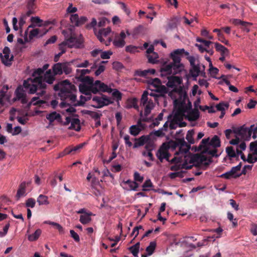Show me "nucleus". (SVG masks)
I'll list each match as a JSON object with an SVG mask.
<instances>
[{"mask_svg":"<svg viewBox=\"0 0 257 257\" xmlns=\"http://www.w3.org/2000/svg\"><path fill=\"white\" fill-rule=\"evenodd\" d=\"M240 175H241V174H238L237 175L234 176V175L233 174H232V173H231V171H229L227 172L224 174H221L219 177L220 178H225L226 179H229L231 178H236L239 177Z\"/></svg>","mask_w":257,"mask_h":257,"instance_id":"nucleus-44","label":"nucleus"},{"mask_svg":"<svg viewBox=\"0 0 257 257\" xmlns=\"http://www.w3.org/2000/svg\"><path fill=\"white\" fill-rule=\"evenodd\" d=\"M250 231L253 235H257V224L252 223L250 225Z\"/></svg>","mask_w":257,"mask_h":257,"instance_id":"nucleus-64","label":"nucleus"},{"mask_svg":"<svg viewBox=\"0 0 257 257\" xmlns=\"http://www.w3.org/2000/svg\"><path fill=\"white\" fill-rule=\"evenodd\" d=\"M138 47L133 45H128L125 47V51L131 53H135L137 51Z\"/></svg>","mask_w":257,"mask_h":257,"instance_id":"nucleus-60","label":"nucleus"},{"mask_svg":"<svg viewBox=\"0 0 257 257\" xmlns=\"http://www.w3.org/2000/svg\"><path fill=\"white\" fill-rule=\"evenodd\" d=\"M234 133L243 137H250L249 128L245 127L243 125L235 130Z\"/></svg>","mask_w":257,"mask_h":257,"instance_id":"nucleus-15","label":"nucleus"},{"mask_svg":"<svg viewBox=\"0 0 257 257\" xmlns=\"http://www.w3.org/2000/svg\"><path fill=\"white\" fill-rule=\"evenodd\" d=\"M39 205H48L49 204L48 197L44 195H40L37 200Z\"/></svg>","mask_w":257,"mask_h":257,"instance_id":"nucleus-32","label":"nucleus"},{"mask_svg":"<svg viewBox=\"0 0 257 257\" xmlns=\"http://www.w3.org/2000/svg\"><path fill=\"white\" fill-rule=\"evenodd\" d=\"M229 107V103L228 102H224L222 101L216 105V108L218 111H225V108L227 109Z\"/></svg>","mask_w":257,"mask_h":257,"instance_id":"nucleus-40","label":"nucleus"},{"mask_svg":"<svg viewBox=\"0 0 257 257\" xmlns=\"http://www.w3.org/2000/svg\"><path fill=\"white\" fill-rule=\"evenodd\" d=\"M26 91L28 92L24 87L23 88L21 86H18L15 92L16 97L14 98V101L20 100L22 104L27 103L28 99Z\"/></svg>","mask_w":257,"mask_h":257,"instance_id":"nucleus-9","label":"nucleus"},{"mask_svg":"<svg viewBox=\"0 0 257 257\" xmlns=\"http://www.w3.org/2000/svg\"><path fill=\"white\" fill-rule=\"evenodd\" d=\"M52 71L55 76L61 75L63 73V65L62 63L55 64L52 67Z\"/></svg>","mask_w":257,"mask_h":257,"instance_id":"nucleus-22","label":"nucleus"},{"mask_svg":"<svg viewBox=\"0 0 257 257\" xmlns=\"http://www.w3.org/2000/svg\"><path fill=\"white\" fill-rule=\"evenodd\" d=\"M42 233V230L40 229H37L35 232L28 235V239L30 241H34L37 240Z\"/></svg>","mask_w":257,"mask_h":257,"instance_id":"nucleus-28","label":"nucleus"},{"mask_svg":"<svg viewBox=\"0 0 257 257\" xmlns=\"http://www.w3.org/2000/svg\"><path fill=\"white\" fill-rule=\"evenodd\" d=\"M36 204V201L34 198H30L26 201L25 205L27 207L34 208Z\"/></svg>","mask_w":257,"mask_h":257,"instance_id":"nucleus-50","label":"nucleus"},{"mask_svg":"<svg viewBox=\"0 0 257 257\" xmlns=\"http://www.w3.org/2000/svg\"><path fill=\"white\" fill-rule=\"evenodd\" d=\"M91 98V96L90 95H86V96L81 95L80 96V100L79 101H76V102L73 103V105L75 107L78 106H84L85 102L90 100Z\"/></svg>","mask_w":257,"mask_h":257,"instance_id":"nucleus-24","label":"nucleus"},{"mask_svg":"<svg viewBox=\"0 0 257 257\" xmlns=\"http://www.w3.org/2000/svg\"><path fill=\"white\" fill-rule=\"evenodd\" d=\"M183 119V114L180 112H177L175 113L173 117V121H181Z\"/></svg>","mask_w":257,"mask_h":257,"instance_id":"nucleus-62","label":"nucleus"},{"mask_svg":"<svg viewBox=\"0 0 257 257\" xmlns=\"http://www.w3.org/2000/svg\"><path fill=\"white\" fill-rule=\"evenodd\" d=\"M92 100L97 103L96 105H93V107L97 108H100L105 106L104 102H103V94L101 95V96H94L92 98Z\"/></svg>","mask_w":257,"mask_h":257,"instance_id":"nucleus-20","label":"nucleus"},{"mask_svg":"<svg viewBox=\"0 0 257 257\" xmlns=\"http://www.w3.org/2000/svg\"><path fill=\"white\" fill-rule=\"evenodd\" d=\"M69 129L79 131L81 129L80 120L78 118H72L71 125L69 127Z\"/></svg>","mask_w":257,"mask_h":257,"instance_id":"nucleus-21","label":"nucleus"},{"mask_svg":"<svg viewBox=\"0 0 257 257\" xmlns=\"http://www.w3.org/2000/svg\"><path fill=\"white\" fill-rule=\"evenodd\" d=\"M246 161L249 163H253L257 161V152H252V155L248 154Z\"/></svg>","mask_w":257,"mask_h":257,"instance_id":"nucleus-42","label":"nucleus"},{"mask_svg":"<svg viewBox=\"0 0 257 257\" xmlns=\"http://www.w3.org/2000/svg\"><path fill=\"white\" fill-rule=\"evenodd\" d=\"M156 71L154 69L140 70H137L135 72V76H139L141 77H147L150 74H155Z\"/></svg>","mask_w":257,"mask_h":257,"instance_id":"nucleus-18","label":"nucleus"},{"mask_svg":"<svg viewBox=\"0 0 257 257\" xmlns=\"http://www.w3.org/2000/svg\"><path fill=\"white\" fill-rule=\"evenodd\" d=\"M113 97L116 99L117 101L121 99L122 94L117 90L115 89L112 93Z\"/></svg>","mask_w":257,"mask_h":257,"instance_id":"nucleus-61","label":"nucleus"},{"mask_svg":"<svg viewBox=\"0 0 257 257\" xmlns=\"http://www.w3.org/2000/svg\"><path fill=\"white\" fill-rule=\"evenodd\" d=\"M209 138H208L207 139H203L199 146L198 147L197 150L198 151H201L202 150H207V145H209Z\"/></svg>","mask_w":257,"mask_h":257,"instance_id":"nucleus-33","label":"nucleus"},{"mask_svg":"<svg viewBox=\"0 0 257 257\" xmlns=\"http://www.w3.org/2000/svg\"><path fill=\"white\" fill-rule=\"evenodd\" d=\"M146 149H147V151H143L142 152V155L144 156H148L149 157L150 160L151 161H154V157L152 153L151 152V150L150 149L149 147L148 146V145H146L145 147Z\"/></svg>","mask_w":257,"mask_h":257,"instance_id":"nucleus-43","label":"nucleus"},{"mask_svg":"<svg viewBox=\"0 0 257 257\" xmlns=\"http://www.w3.org/2000/svg\"><path fill=\"white\" fill-rule=\"evenodd\" d=\"M92 215L93 214L91 212L81 215L79 219L80 222L83 224H88L91 221L90 216Z\"/></svg>","mask_w":257,"mask_h":257,"instance_id":"nucleus-25","label":"nucleus"},{"mask_svg":"<svg viewBox=\"0 0 257 257\" xmlns=\"http://www.w3.org/2000/svg\"><path fill=\"white\" fill-rule=\"evenodd\" d=\"M215 47L217 51L220 52L221 55L229 53L228 50L226 47L218 43H215Z\"/></svg>","mask_w":257,"mask_h":257,"instance_id":"nucleus-31","label":"nucleus"},{"mask_svg":"<svg viewBox=\"0 0 257 257\" xmlns=\"http://www.w3.org/2000/svg\"><path fill=\"white\" fill-rule=\"evenodd\" d=\"M169 177L171 179H174L176 177L182 178L183 177V172L181 171V172L171 173L169 174Z\"/></svg>","mask_w":257,"mask_h":257,"instance_id":"nucleus-58","label":"nucleus"},{"mask_svg":"<svg viewBox=\"0 0 257 257\" xmlns=\"http://www.w3.org/2000/svg\"><path fill=\"white\" fill-rule=\"evenodd\" d=\"M206 157L203 155H194L191 159L190 163H196V166H199L201 164L206 161Z\"/></svg>","mask_w":257,"mask_h":257,"instance_id":"nucleus-16","label":"nucleus"},{"mask_svg":"<svg viewBox=\"0 0 257 257\" xmlns=\"http://www.w3.org/2000/svg\"><path fill=\"white\" fill-rule=\"evenodd\" d=\"M209 145L214 148H217L220 146V141L219 137L215 135L211 140Z\"/></svg>","mask_w":257,"mask_h":257,"instance_id":"nucleus-35","label":"nucleus"},{"mask_svg":"<svg viewBox=\"0 0 257 257\" xmlns=\"http://www.w3.org/2000/svg\"><path fill=\"white\" fill-rule=\"evenodd\" d=\"M92 86L93 85L88 86L85 84H80L79 86V91L83 94L91 96V93H92L93 90Z\"/></svg>","mask_w":257,"mask_h":257,"instance_id":"nucleus-17","label":"nucleus"},{"mask_svg":"<svg viewBox=\"0 0 257 257\" xmlns=\"http://www.w3.org/2000/svg\"><path fill=\"white\" fill-rule=\"evenodd\" d=\"M111 29L109 27L107 28L100 29L98 30L96 28L94 29V32L97 39L101 43H104L106 46H109L112 41V38L109 37L107 41H105L103 37H106L111 32Z\"/></svg>","mask_w":257,"mask_h":257,"instance_id":"nucleus-6","label":"nucleus"},{"mask_svg":"<svg viewBox=\"0 0 257 257\" xmlns=\"http://www.w3.org/2000/svg\"><path fill=\"white\" fill-rule=\"evenodd\" d=\"M44 74L43 69L39 68L34 71L32 77L24 81L23 86L29 94L37 93L39 96L45 94V89L47 88V85L45 83H42V78Z\"/></svg>","mask_w":257,"mask_h":257,"instance_id":"nucleus-1","label":"nucleus"},{"mask_svg":"<svg viewBox=\"0 0 257 257\" xmlns=\"http://www.w3.org/2000/svg\"><path fill=\"white\" fill-rule=\"evenodd\" d=\"M153 56H151L150 55H148V61L150 63L154 64V63H156V62L157 61V59L158 57L157 54L156 53H153Z\"/></svg>","mask_w":257,"mask_h":257,"instance_id":"nucleus-55","label":"nucleus"},{"mask_svg":"<svg viewBox=\"0 0 257 257\" xmlns=\"http://www.w3.org/2000/svg\"><path fill=\"white\" fill-rule=\"evenodd\" d=\"M242 166L241 162L239 163V164L235 167H233L230 170L231 173L232 174L234 175V176L236 175V173L240 170ZM238 174H237V175Z\"/></svg>","mask_w":257,"mask_h":257,"instance_id":"nucleus-54","label":"nucleus"},{"mask_svg":"<svg viewBox=\"0 0 257 257\" xmlns=\"http://www.w3.org/2000/svg\"><path fill=\"white\" fill-rule=\"evenodd\" d=\"M142 187L143 188V191H148L151 190V189H148V188L153 187V184L150 179H148L144 182Z\"/></svg>","mask_w":257,"mask_h":257,"instance_id":"nucleus-45","label":"nucleus"},{"mask_svg":"<svg viewBox=\"0 0 257 257\" xmlns=\"http://www.w3.org/2000/svg\"><path fill=\"white\" fill-rule=\"evenodd\" d=\"M148 138L145 136H143L139 139H135L136 142L134 145V148H138L140 146H143L145 142L148 140Z\"/></svg>","mask_w":257,"mask_h":257,"instance_id":"nucleus-27","label":"nucleus"},{"mask_svg":"<svg viewBox=\"0 0 257 257\" xmlns=\"http://www.w3.org/2000/svg\"><path fill=\"white\" fill-rule=\"evenodd\" d=\"M11 52L10 49L8 47H5L3 51V54H1L0 57L2 63L6 66H10L12 65L14 56L13 55L10 56Z\"/></svg>","mask_w":257,"mask_h":257,"instance_id":"nucleus-11","label":"nucleus"},{"mask_svg":"<svg viewBox=\"0 0 257 257\" xmlns=\"http://www.w3.org/2000/svg\"><path fill=\"white\" fill-rule=\"evenodd\" d=\"M150 83L153 85L155 87L157 88L161 84V82L159 78H155L151 80Z\"/></svg>","mask_w":257,"mask_h":257,"instance_id":"nucleus-57","label":"nucleus"},{"mask_svg":"<svg viewBox=\"0 0 257 257\" xmlns=\"http://www.w3.org/2000/svg\"><path fill=\"white\" fill-rule=\"evenodd\" d=\"M160 71L162 76L171 75L172 73L175 74L181 72V71H177V68H175L171 63L169 64L164 65L161 68Z\"/></svg>","mask_w":257,"mask_h":257,"instance_id":"nucleus-12","label":"nucleus"},{"mask_svg":"<svg viewBox=\"0 0 257 257\" xmlns=\"http://www.w3.org/2000/svg\"><path fill=\"white\" fill-rule=\"evenodd\" d=\"M140 243L139 242L136 243L135 245L130 247L128 250L132 252L135 257H138Z\"/></svg>","mask_w":257,"mask_h":257,"instance_id":"nucleus-30","label":"nucleus"},{"mask_svg":"<svg viewBox=\"0 0 257 257\" xmlns=\"http://www.w3.org/2000/svg\"><path fill=\"white\" fill-rule=\"evenodd\" d=\"M31 21L32 23L36 24L37 26L41 27L42 25L41 23L43 21L38 17H32L31 18Z\"/></svg>","mask_w":257,"mask_h":257,"instance_id":"nucleus-53","label":"nucleus"},{"mask_svg":"<svg viewBox=\"0 0 257 257\" xmlns=\"http://www.w3.org/2000/svg\"><path fill=\"white\" fill-rule=\"evenodd\" d=\"M190 73L193 77H197L200 73V68L199 64L191 66Z\"/></svg>","mask_w":257,"mask_h":257,"instance_id":"nucleus-26","label":"nucleus"},{"mask_svg":"<svg viewBox=\"0 0 257 257\" xmlns=\"http://www.w3.org/2000/svg\"><path fill=\"white\" fill-rule=\"evenodd\" d=\"M226 152L228 157L230 158L238 157V156L236 155L233 147L231 146L227 147L226 148Z\"/></svg>","mask_w":257,"mask_h":257,"instance_id":"nucleus-41","label":"nucleus"},{"mask_svg":"<svg viewBox=\"0 0 257 257\" xmlns=\"http://www.w3.org/2000/svg\"><path fill=\"white\" fill-rule=\"evenodd\" d=\"M141 130L136 125H133L130 128V133L132 135L136 136L141 132Z\"/></svg>","mask_w":257,"mask_h":257,"instance_id":"nucleus-39","label":"nucleus"},{"mask_svg":"<svg viewBox=\"0 0 257 257\" xmlns=\"http://www.w3.org/2000/svg\"><path fill=\"white\" fill-rule=\"evenodd\" d=\"M47 103L45 100L39 99V97H33L30 102L27 104L28 108L30 107L32 104L34 105H39L41 106L43 104Z\"/></svg>","mask_w":257,"mask_h":257,"instance_id":"nucleus-19","label":"nucleus"},{"mask_svg":"<svg viewBox=\"0 0 257 257\" xmlns=\"http://www.w3.org/2000/svg\"><path fill=\"white\" fill-rule=\"evenodd\" d=\"M173 145L171 146L172 148H173ZM170 147L171 146L169 143H164L157 151L156 156L161 162H163V159H165L167 161H170L169 158L170 154L168 152V150Z\"/></svg>","mask_w":257,"mask_h":257,"instance_id":"nucleus-8","label":"nucleus"},{"mask_svg":"<svg viewBox=\"0 0 257 257\" xmlns=\"http://www.w3.org/2000/svg\"><path fill=\"white\" fill-rule=\"evenodd\" d=\"M195 132L193 130H189L188 131L186 139L187 140L189 144H188L184 140V139H176L175 142H173V148L179 147V152L181 154H185L187 153L190 149V145L195 143V140L193 139V136Z\"/></svg>","mask_w":257,"mask_h":257,"instance_id":"nucleus-3","label":"nucleus"},{"mask_svg":"<svg viewBox=\"0 0 257 257\" xmlns=\"http://www.w3.org/2000/svg\"><path fill=\"white\" fill-rule=\"evenodd\" d=\"M71 23L75 26H78L79 17L77 14H72L70 18Z\"/></svg>","mask_w":257,"mask_h":257,"instance_id":"nucleus-47","label":"nucleus"},{"mask_svg":"<svg viewBox=\"0 0 257 257\" xmlns=\"http://www.w3.org/2000/svg\"><path fill=\"white\" fill-rule=\"evenodd\" d=\"M48 30L45 29H40L39 28L33 29L30 31L28 37V29L25 32L24 39L26 42H30L34 38H40L43 36L48 32Z\"/></svg>","mask_w":257,"mask_h":257,"instance_id":"nucleus-5","label":"nucleus"},{"mask_svg":"<svg viewBox=\"0 0 257 257\" xmlns=\"http://www.w3.org/2000/svg\"><path fill=\"white\" fill-rule=\"evenodd\" d=\"M123 183L128 185L131 189L133 190H136L139 187V184L136 182L133 181L130 179L126 181H123Z\"/></svg>","mask_w":257,"mask_h":257,"instance_id":"nucleus-36","label":"nucleus"},{"mask_svg":"<svg viewBox=\"0 0 257 257\" xmlns=\"http://www.w3.org/2000/svg\"><path fill=\"white\" fill-rule=\"evenodd\" d=\"M183 54L189 55V53L186 52L184 49H178L174 50L170 54V57L173 60L171 63L174 65L177 71H182L184 69L183 65L181 63V56Z\"/></svg>","mask_w":257,"mask_h":257,"instance_id":"nucleus-4","label":"nucleus"},{"mask_svg":"<svg viewBox=\"0 0 257 257\" xmlns=\"http://www.w3.org/2000/svg\"><path fill=\"white\" fill-rule=\"evenodd\" d=\"M83 42L81 36L77 37L75 34H71L69 38L65 39V41L63 42V44H66L69 48H79Z\"/></svg>","mask_w":257,"mask_h":257,"instance_id":"nucleus-7","label":"nucleus"},{"mask_svg":"<svg viewBox=\"0 0 257 257\" xmlns=\"http://www.w3.org/2000/svg\"><path fill=\"white\" fill-rule=\"evenodd\" d=\"M46 118L50 121V124H51L55 120H60L61 119V115L54 111L47 115Z\"/></svg>","mask_w":257,"mask_h":257,"instance_id":"nucleus-23","label":"nucleus"},{"mask_svg":"<svg viewBox=\"0 0 257 257\" xmlns=\"http://www.w3.org/2000/svg\"><path fill=\"white\" fill-rule=\"evenodd\" d=\"M80 81L85 83L86 84H88V86H91V85H94L93 83V79L92 77L90 76H84L82 77H80L77 78Z\"/></svg>","mask_w":257,"mask_h":257,"instance_id":"nucleus-34","label":"nucleus"},{"mask_svg":"<svg viewBox=\"0 0 257 257\" xmlns=\"http://www.w3.org/2000/svg\"><path fill=\"white\" fill-rule=\"evenodd\" d=\"M199 117V112L197 109H194L188 114V119L190 121H196Z\"/></svg>","mask_w":257,"mask_h":257,"instance_id":"nucleus-29","label":"nucleus"},{"mask_svg":"<svg viewBox=\"0 0 257 257\" xmlns=\"http://www.w3.org/2000/svg\"><path fill=\"white\" fill-rule=\"evenodd\" d=\"M209 71L211 75L213 77H216L215 75L218 74L219 70L212 66V62L209 64Z\"/></svg>","mask_w":257,"mask_h":257,"instance_id":"nucleus-52","label":"nucleus"},{"mask_svg":"<svg viewBox=\"0 0 257 257\" xmlns=\"http://www.w3.org/2000/svg\"><path fill=\"white\" fill-rule=\"evenodd\" d=\"M55 91H59L58 96L62 101L69 102L73 104L76 100L75 86L68 80L61 81L53 86Z\"/></svg>","mask_w":257,"mask_h":257,"instance_id":"nucleus-2","label":"nucleus"},{"mask_svg":"<svg viewBox=\"0 0 257 257\" xmlns=\"http://www.w3.org/2000/svg\"><path fill=\"white\" fill-rule=\"evenodd\" d=\"M92 88L93 89L92 93L93 94H96L99 91L110 93L112 91L111 88L109 87L104 83L101 82L100 80L95 81Z\"/></svg>","mask_w":257,"mask_h":257,"instance_id":"nucleus-10","label":"nucleus"},{"mask_svg":"<svg viewBox=\"0 0 257 257\" xmlns=\"http://www.w3.org/2000/svg\"><path fill=\"white\" fill-rule=\"evenodd\" d=\"M148 92L147 91H145L142 95L141 99V104L143 105V106H145L148 100Z\"/></svg>","mask_w":257,"mask_h":257,"instance_id":"nucleus-48","label":"nucleus"},{"mask_svg":"<svg viewBox=\"0 0 257 257\" xmlns=\"http://www.w3.org/2000/svg\"><path fill=\"white\" fill-rule=\"evenodd\" d=\"M156 243L154 241H152L150 243L148 246L147 247L146 250L148 253V255H152L156 248Z\"/></svg>","mask_w":257,"mask_h":257,"instance_id":"nucleus-37","label":"nucleus"},{"mask_svg":"<svg viewBox=\"0 0 257 257\" xmlns=\"http://www.w3.org/2000/svg\"><path fill=\"white\" fill-rule=\"evenodd\" d=\"M230 22L235 26H238V25L241 26V24L246 25V24L245 23V22L242 21L239 19H231L230 20Z\"/></svg>","mask_w":257,"mask_h":257,"instance_id":"nucleus-59","label":"nucleus"},{"mask_svg":"<svg viewBox=\"0 0 257 257\" xmlns=\"http://www.w3.org/2000/svg\"><path fill=\"white\" fill-rule=\"evenodd\" d=\"M50 224L53 225L55 227L56 229H58L60 233H61V234L64 233V228L59 224L56 223V222H50Z\"/></svg>","mask_w":257,"mask_h":257,"instance_id":"nucleus-56","label":"nucleus"},{"mask_svg":"<svg viewBox=\"0 0 257 257\" xmlns=\"http://www.w3.org/2000/svg\"><path fill=\"white\" fill-rule=\"evenodd\" d=\"M112 53L110 51L102 52L101 53V58L103 59H109Z\"/></svg>","mask_w":257,"mask_h":257,"instance_id":"nucleus-63","label":"nucleus"},{"mask_svg":"<svg viewBox=\"0 0 257 257\" xmlns=\"http://www.w3.org/2000/svg\"><path fill=\"white\" fill-rule=\"evenodd\" d=\"M87 114L95 120L100 119V118L102 115L101 113H98L96 112L91 111H87Z\"/></svg>","mask_w":257,"mask_h":257,"instance_id":"nucleus-51","label":"nucleus"},{"mask_svg":"<svg viewBox=\"0 0 257 257\" xmlns=\"http://www.w3.org/2000/svg\"><path fill=\"white\" fill-rule=\"evenodd\" d=\"M249 128V133L250 134V136L252 133L253 134L252 138L255 139L257 137V125L255 124L251 125Z\"/></svg>","mask_w":257,"mask_h":257,"instance_id":"nucleus-49","label":"nucleus"},{"mask_svg":"<svg viewBox=\"0 0 257 257\" xmlns=\"http://www.w3.org/2000/svg\"><path fill=\"white\" fill-rule=\"evenodd\" d=\"M125 37L126 35L123 31H122L119 34H116L112 42L113 45L117 48L123 47L125 44L124 41Z\"/></svg>","mask_w":257,"mask_h":257,"instance_id":"nucleus-13","label":"nucleus"},{"mask_svg":"<svg viewBox=\"0 0 257 257\" xmlns=\"http://www.w3.org/2000/svg\"><path fill=\"white\" fill-rule=\"evenodd\" d=\"M91 70L89 69H77L76 70V78H80L85 76L86 74H89Z\"/></svg>","mask_w":257,"mask_h":257,"instance_id":"nucleus-38","label":"nucleus"},{"mask_svg":"<svg viewBox=\"0 0 257 257\" xmlns=\"http://www.w3.org/2000/svg\"><path fill=\"white\" fill-rule=\"evenodd\" d=\"M55 76L52 73L51 69H49L44 74L42 78V83H46L49 84H52L55 80Z\"/></svg>","mask_w":257,"mask_h":257,"instance_id":"nucleus-14","label":"nucleus"},{"mask_svg":"<svg viewBox=\"0 0 257 257\" xmlns=\"http://www.w3.org/2000/svg\"><path fill=\"white\" fill-rule=\"evenodd\" d=\"M62 64L63 65V72H64L65 74H70L72 69L70 64L67 62L62 63Z\"/></svg>","mask_w":257,"mask_h":257,"instance_id":"nucleus-46","label":"nucleus"}]
</instances>
